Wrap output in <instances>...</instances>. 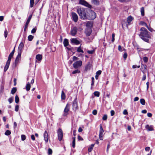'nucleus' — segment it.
<instances>
[{"label": "nucleus", "instance_id": "14", "mask_svg": "<svg viewBox=\"0 0 155 155\" xmlns=\"http://www.w3.org/2000/svg\"><path fill=\"white\" fill-rule=\"evenodd\" d=\"M77 31V28L76 27H74L71 31V34L72 35L74 36L76 34Z\"/></svg>", "mask_w": 155, "mask_h": 155}, {"label": "nucleus", "instance_id": "24", "mask_svg": "<svg viewBox=\"0 0 155 155\" xmlns=\"http://www.w3.org/2000/svg\"><path fill=\"white\" fill-rule=\"evenodd\" d=\"M133 20V18L131 16H129L127 18V22L129 25Z\"/></svg>", "mask_w": 155, "mask_h": 155}, {"label": "nucleus", "instance_id": "5", "mask_svg": "<svg viewBox=\"0 0 155 155\" xmlns=\"http://www.w3.org/2000/svg\"><path fill=\"white\" fill-rule=\"evenodd\" d=\"M82 65V61H77L73 64L74 68H78L81 67Z\"/></svg>", "mask_w": 155, "mask_h": 155}, {"label": "nucleus", "instance_id": "44", "mask_svg": "<svg viewBox=\"0 0 155 155\" xmlns=\"http://www.w3.org/2000/svg\"><path fill=\"white\" fill-rule=\"evenodd\" d=\"M143 60L144 62H147L148 60V58L147 57H145L143 58Z\"/></svg>", "mask_w": 155, "mask_h": 155}, {"label": "nucleus", "instance_id": "46", "mask_svg": "<svg viewBox=\"0 0 155 155\" xmlns=\"http://www.w3.org/2000/svg\"><path fill=\"white\" fill-rule=\"evenodd\" d=\"M48 153L49 154H51L52 153V150L50 148L48 149Z\"/></svg>", "mask_w": 155, "mask_h": 155}, {"label": "nucleus", "instance_id": "25", "mask_svg": "<svg viewBox=\"0 0 155 155\" xmlns=\"http://www.w3.org/2000/svg\"><path fill=\"white\" fill-rule=\"evenodd\" d=\"M104 131L102 128V125L100 124V131H99V134H103Z\"/></svg>", "mask_w": 155, "mask_h": 155}, {"label": "nucleus", "instance_id": "36", "mask_svg": "<svg viewBox=\"0 0 155 155\" xmlns=\"http://www.w3.org/2000/svg\"><path fill=\"white\" fill-rule=\"evenodd\" d=\"M94 95L95 96L99 97L100 95V93L98 91H95L94 93Z\"/></svg>", "mask_w": 155, "mask_h": 155}, {"label": "nucleus", "instance_id": "1", "mask_svg": "<svg viewBox=\"0 0 155 155\" xmlns=\"http://www.w3.org/2000/svg\"><path fill=\"white\" fill-rule=\"evenodd\" d=\"M140 32L139 35L140 38L144 41L149 42V38L151 37L148 34V32L146 29L144 27L141 28L140 29Z\"/></svg>", "mask_w": 155, "mask_h": 155}, {"label": "nucleus", "instance_id": "19", "mask_svg": "<svg viewBox=\"0 0 155 155\" xmlns=\"http://www.w3.org/2000/svg\"><path fill=\"white\" fill-rule=\"evenodd\" d=\"M147 70V66L146 65L142 64L141 66V70L142 72L144 73Z\"/></svg>", "mask_w": 155, "mask_h": 155}, {"label": "nucleus", "instance_id": "17", "mask_svg": "<svg viewBox=\"0 0 155 155\" xmlns=\"http://www.w3.org/2000/svg\"><path fill=\"white\" fill-rule=\"evenodd\" d=\"M21 54L18 53V55L15 60V62L16 64H17L19 62V61L21 59Z\"/></svg>", "mask_w": 155, "mask_h": 155}, {"label": "nucleus", "instance_id": "45", "mask_svg": "<svg viewBox=\"0 0 155 155\" xmlns=\"http://www.w3.org/2000/svg\"><path fill=\"white\" fill-rule=\"evenodd\" d=\"M19 106L18 105H16L15 106V110L17 112L19 109Z\"/></svg>", "mask_w": 155, "mask_h": 155}, {"label": "nucleus", "instance_id": "29", "mask_svg": "<svg viewBox=\"0 0 155 155\" xmlns=\"http://www.w3.org/2000/svg\"><path fill=\"white\" fill-rule=\"evenodd\" d=\"M61 98L62 99L64 100L65 98V95L63 91H62L61 94Z\"/></svg>", "mask_w": 155, "mask_h": 155}, {"label": "nucleus", "instance_id": "48", "mask_svg": "<svg viewBox=\"0 0 155 155\" xmlns=\"http://www.w3.org/2000/svg\"><path fill=\"white\" fill-rule=\"evenodd\" d=\"M97 113V111L96 110H94L92 111V114L94 115H96Z\"/></svg>", "mask_w": 155, "mask_h": 155}, {"label": "nucleus", "instance_id": "16", "mask_svg": "<svg viewBox=\"0 0 155 155\" xmlns=\"http://www.w3.org/2000/svg\"><path fill=\"white\" fill-rule=\"evenodd\" d=\"M145 128L148 131H151L154 130L152 125L149 126V125H147L145 126Z\"/></svg>", "mask_w": 155, "mask_h": 155}, {"label": "nucleus", "instance_id": "60", "mask_svg": "<svg viewBox=\"0 0 155 155\" xmlns=\"http://www.w3.org/2000/svg\"><path fill=\"white\" fill-rule=\"evenodd\" d=\"M93 149V148L92 147H90L88 148V151L89 152H91V151Z\"/></svg>", "mask_w": 155, "mask_h": 155}, {"label": "nucleus", "instance_id": "21", "mask_svg": "<svg viewBox=\"0 0 155 155\" xmlns=\"http://www.w3.org/2000/svg\"><path fill=\"white\" fill-rule=\"evenodd\" d=\"M86 25L87 28H91V27L92 26L93 24L91 21H88Z\"/></svg>", "mask_w": 155, "mask_h": 155}, {"label": "nucleus", "instance_id": "28", "mask_svg": "<svg viewBox=\"0 0 155 155\" xmlns=\"http://www.w3.org/2000/svg\"><path fill=\"white\" fill-rule=\"evenodd\" d=\"M141 15L143 16L144 15V9L143 7H142L140 9Z\"/></svg>", "mask_w": 155, "mask_h": 155}, {"label": "nucleus", "instance_id": "22", "mask_svg": "<svg viewBox=\"0 0 155 155\" xmlns=\"http://www.w3.org/2000/svg\"><path fill=\"white\" fill-rule=\"evenodd\" d=\"M63 44L65 47L68 46L69 45L68 40L67 39H64L63 41Z\"/></svg>", "mask_w": 155, "mask_h": 155}, {"label": "nucleus", "instance_id": "6", "mask_svg": "<svg viewBox=\"0 0 155 155\" xmlns=\"http://www.w3.org/2000/svg\"><path fill=\"white\" fill-rule=\"evenodd\" d=\"M58 139L61 141L63 137V132L61 129H59L58 130Z\"/></svg>", "mask_w": 155, "mask_h": 155}, {"label": "nucleus", "instance_id": "35", "mask_svg": "<svg viewBox=\"0 0 155 155\" xmlns=\"http://www.w3.org/2000/svg\"><path fill=\"white\" fill-rule=\"evenodd\" d=\"M16 91V88L15 87L13 88L11 91V94H14Z\"/></svg>", "mask_w": 155, "mask_h": 155}, {"label": "nucleus", "instance_id": "59", "mask_svg": "<svg viewBox=\"0 0 155 155\" xmlns=\"http://www.w3.org/2000/svg\"><path fill=\"white\" fill-rule=\"evenodd\" d=\"M147 116L148 117H151L152 116V114L151 113H148L147 114Z\"/></svg>", "mask_w": 155, "mask_h": 155}, {"label": "nucleus", "instance_id": "37", "mask_svg": "<svg viewBox=\"0 0 155 155\" xmlns=\"http://www.w3.org/2000/svg\"><path fill=\"white\" fill-rule=\"evenodd\" d=\"M92 2L94 5H97L99 3V2L97 0H92Z\"/></svg>", "mask_w": 155, "mask_h": 155}, {"label": "nucleus", "instance_id": "53", "mask_svg": "<svg viewBox=\"0 0 155 155\" xmlns=\"http://www.w3.org/2000/svg\"><path fill=\"white\" fill-rule=\"evenodd\" d=\"M101 73V71L99 70L96 72V74L98 76L100 75Z\"/></svg>", "mask_w": 155, "mask_h": 155}, {"label": "nucleus", "instance_id": "64", "mask_svg": "<svg viewBox=\"0 0 155 155\" xmlns=\"http://www.w3.org/2000/svg\"><path fill=\"white\" fill-rule=\"evenodd\" d=\"M36 31V30L35 28H33L31 31V33H35Z\"/></svg>", "mask_w": 155, "mask_h": 155}, {"label": "nucleus", "instance_id": "41", "mask_svg": "<svg viewBox=\"0 0 155 155\" xmlns=\"http://www.w3.org/2000/svg\"><path fill=\"white\" fill-rule=\"evenodd\" d=\"M8 34V33L7 30L5 29L4 31V36L5 38H6L7 37Z\"/></svg>", "mask_w": 155, "mask_h": 155}, {"label": "nucleus", "instance_id": "31", "mask_svg": "<svg viewBox=\"0 0 155 155\" xmlns=\"http://www.w3.org/2000/svg\"><path fill=\"white\" fill-rule=\"evenodd\" d=\"M118 50L120 51H122L123 50H126L124 48H122L121 46L120 45L118 46Z\"/></svg>", "mask_w": 155, "mask_h": 155}, {"label": "nucleus", "instance_id": "49", "mask_svg": "<svg viewBox=\"0 0 155 155\" xmlns=\"http://www.w3.org/2000/svg\"><path fill=\"white\" fill-rule=\"evenodd\" d=\"M94 52V50H91V51H87V53L89 54H92Z\"/></svg>", "mask_w": 155, "mask_h": 155}, {"label": "nucleus", "instance_id": "15", "mask_svg": "<svg viewBox=\"0 0 155 155\" xmlns=\"http://www.w3.org/2000/svg\"><path fill=\"white\" fill-rule=\"evenodd\" d=\"M44 140L45 141L46 143H47L48 142V134L47 132L46 131H45L44 134Z\"/></svg>", "mask_w": 155, "mask_h": 155}, {"label": "nucleus", "instance_id": "47", "mask_svg": "<svg viewBox=\"0 0 155 155\" xmlns=\"http://www.w3.org/2000/svg\"><path fill=\"white\" fill-rule=\"evenodd\" d=\"M99 137L101 140H103V134H99Z\"/></svg>", "mask_w": 155, "mask_h": 155}, {"label": "nucleus", "instance_id": "57", "mask_svg": "<svg viewBox=\"0 0 155 155\" xmlns=\"http://www.w3.org/2000/svg\"><path fill=\"white\" fill-rule=\"evenodd\" d=\"M31 139L33 140H35V136L34 135H32L31 136Z\"/></svg>", "mask_w": 155, "mask_h": 155}, {"label": "nucleus", "instance_id": "32", "mask_svg": "<svg viewBox=\"0 0 155 155\" xmlns=\"http://www.w3.org/2000/svg\"><path fill=\"white\" fill-rule=\"evenodd\" d=\"M34 38V36L32 35H29L28 37V40L29 41H31Z\"/></svg>", "mask_w": 155, "mask_h": 155}, {"label": "nucleus", "instance_id": "62", "mask_svg": "<svg viewBox=\"0 0 155 155\" xmlns=\"http://www.w3.org/2000/svg\"><path fill=\"white\" fill-rule=\"evenodd\" d=\"M76 55L77 56L79 57H82L83 56V55L81 54H78Z\"/></svg>", "mask_w": 155, "mask_h": 155}, {"label": "nucleus", "instance_id": "27", "mask_svg": "<svg viewBox=\"0 0 155 155\" xmlns=\"http://www.w3.org/2000/svg\"><path fill=\"white\" fill-rule=\"evenodd\" d=\"M77 51L78 52H81L83 53L84 52L83 51L81 48V45L77 48Z\"/></svg>", "mask_w": 155, "mask_h": 155}, {"label": "nucleus", "instance_id": "55", "mask_svg": "<svg viewBox=\"0 0 155 155\" xmlns=\"http://www.w3.org/2000/svg\"><path fill=\"white\" fill-rule=\"evenodd\" d=\"M79 58L76 56H74L73 58V61H75L77 60H78Z\"/></svg>", "mask_w": 155, "mask_h": 155}, {"label": "nucleus", "instance_id": "12", "mask_svg": "<svg viewBox=\"0 0 155 155\" xmlns=\"http://www.w3.org/2000/svg\"><path fill=\"white\" fill-rule=\"evenodd\" d=\"M92 29L91 28H87L85 31V33L87 36H89L91 34Z\"/></svg>", "mask_w": 155, "mask_h": 155}, {"label": "nucleus", "instance_id": "10", "mask_svg": "<svg viewBox=\"0 0 155 155\" xmlns=\"http://www.w3.org/2000/svg\"><path fill=\"white\" fill-rule=\"evenodd\" d=\"M32 16V15H30L25 25V26L24 31H26V29L27 28L28 25L30 21V20Z\"/></svg>", "mask_w": 155, "mask_h": 155}, {"label": "nucleus", "instance_id": "2", "mask_svg": "<svg viewBox=\"0 0 155 155\" xmlns=\"http://www.w3.org/2000/svg\"><path fill=\"white\" fill-rule=\"evenodd\" d=\"M77 12L79 14L81 19L83 20L87 18V11L83 8H78L77 9Z\"/></svg>", "mask_w": 155, "mask_h": 155}, {"label": "nucleus", "instance_id": "39", "mask_svg": "<svg viewBox=\"0 0 155 155\" xmlns=\"http://www.w3.org/2000/svg\"><path fill=\"white\" fill-rule=\"evenodd\" d=\"M80 72V71L78 69L76 70L75 71H73L72 73L73 74L76 73H79Z\"/></svg>", "mask_w": 155, "mask_h": 155}, {"label": "nucleus", "instance_id": "3", "mask_svg": "<svg viewBox=\"0 0 155 155\" xmlns=\"http://www.w3.org/2000/svg\"><path fill=\"white\" fill-rule=\"evenodd\" d=\"M14 54H12V53H10L9 54L7 62L6 63V65L4 68V71L5 72L7 71V70L8 69L9 64L10 63L11 61V58L13 57Z\"/></svg>", "mask_w": 155, "mask_h": 155}, {"label": "nucleus", "instance_id": "20", "mask_svg": "<svg viewBox=\"0 0 155 155\" xmlns=\"http://www.w3.org/2000/svg\"><path fill=\"white\" fill-rule=\"evenodd\" d=\"M42 58V55L38 54L36 55V58L38 61H41Z\"/></svg>", "mask_w": 155, "mask_h": 155}, {"label": "nucleus", "instance_id": "34", "mask_svg": "<svg viewBox=\"0 0 155 155\" xmlns=\"http://www.w3.org/2000/svg\"><path fill=\"white\" fill-rule=\"evenodd\" d=\"M34 4V0H30V7H32Z\"/></svg>", "mask_w": 155, "mask_h": 155}, {"label": "nucleus", "instance_id": "18", "mask_svg": "<svg viewBox=\"0 0 155 155\" xmlns=\"http://www.w3.org/2000/svg\"><path fill=\"white\" fill-rule=\"evenodd\" d=\"M71 43H73L76 44V45H78L80 44V41L77 40L76 38H72L71 40Z\"/></svg>", "mask_w": 155, "mask_h": 155}, {"label": "nucleus", "instance_id": "23", "mask_svg": "<svg viewBox=\"0 0 155 155\" xmlns=\"http://www.w3.org/2000/svg\"><path fill=\"white\" fill-rule=\"evenodd\" d=\"M31 87V85L29 82H28L26 85V89L27 91H28Z\"/></svg>", "mask_w": 155, "mask_h": 155}, {"label": "nucleus", "instance_id": "11", "mask_svg": "<svg viewBox=\"0 0 155 155\" xmlns=\"http://www.w3.org/2000/svg\"><path fill=\"white\" fill-rule=\"evenodd\" d=\"M72 17L73 20L75 22H77L78 19V17L77 14L75 12L72 13Z\"/></svg>", "mask_w": 155, "mask_h": 155}, {"label": "nucleus", "instance_id": "30", "mask_svg": "<svg viewBox=\"0 0 155 155\" xmlns=\"http://www.w3.org/2000/svg\"><path fill=\"white\" fill-rule=\"evenodd\" d=\"M15 100L16 103H18L19 101V98L17 95H16L15 96Z\"/></svg>", "mask_w": 155, "mask_h": 155}, {"label": "nucleus", "instance_id": "50", "mask_svg": "<svg viewBox=\"0 0 155 155\" xmlns=\"http://www.w3.org/2000/svg\"><path fill=\"white\" fill-rule=\"evenodd\" d=\"M112 42H113L114 41V37H115V34L114 33L112 34Z\"/></svg>", "mask_w": 155, "mask_h": 155}, {"label": "nucleus", "instance_id": "38", "mask_svg": "<svg viewBox=\"0 0 155 155\" xmlns=\"http://www.w3.org/2000/svg\"><path fill=\"white\" fill-rule=\"evenodd\" d=\"M11 134V132L9 130H7L5 132V134L6 135H9Z\"/></svg>", "mask_w": 155, "mask_h": 155}, {"label": "nucleus", "instance_id": "43", "mask_svg": "<svg viewBox=\"0 0 155 155\" xmlns=\"http://www.w3.org/2000/svg\"><path fill=\"white\" fill-rule=\"evenodd\" d=\"M107 115H104L102 118V119L104 120H107Z\"/></svg>", "mask_w": 155, "mask_h": 155}, {"label": "nucleus", "instance_id": "8", "mask_svg": "<svg viewBox=\"0 0 155 155\" xmlns=\"http://www.w3.org/2000/svg\"><path fill=\"white\" fill-rule=\"evenodd\" d=\"M79 3L89 8L91 7V6L84 0H80Z\"/></svg>", "mask_w": 155, "mask_h": 155}, {"label": "nucleus", "instance_id": "9", "mask_svg": "<svg viewBox=\"0 0 155 155\" xmlns=\"http://www.w3.org/2000/svg\"><path fill=\"white\" fill-rule=\"evenodd\" d=\"M78 109V105L77 103V100L75 98L73 101V109L76 111Z\"/></svg>", "mask_w": 155, "mask_h": 155}, {"label": "nucleus", "instance_id": "58", "mask_svg": "<svg viewBox=\"0 0 155 155\" xmlns=\"http://www.w3.org/2000/svg\"><path fill=\"white\" fill-rule=\"evenodd\" d=\"M146 79V75L145 74H144L143 75V77L142 80V81H144Z\"/></svg>", "mask_w": 155, "mask_h": 155}, {"label": "nucleus", "instance_id": "51", "mask_svg": "<svg viewBox=\"0 0 155 155\" xmlns=\"http://www.w3.org/2000/svg\"><path fill=\"white\" fill-rule=\"evenodd\" d=\"M127 54L126 53H125L123 55V58L124 59H126L127 58Z\"/></svg>", "mask_w": 155, "mask_h": 155}, {"label": "nucleus", "instance_id": "33", "mask_svg": "<svg viewBox=\"0 0 155 155\" xmlns=\"http://www.w3.org/2000/svg\"><path fill=\"white\" fill-rule=\"evenodd\" d=\"M140 103L142 105H144L145 104V101L144 99H141L140 100Z\"/></svg>", "mask_w": 155, "mask_h": 155}, {"label": "nucleus", "instance_id": "61", "mask_svg": "<svg viewBox=\"0 0 155 155\" xmlns=\"http://www.w3.org/2000/svg\"><path fill=\"white\" fill-rule=\"evenodd\" d=\"M110 114L111 116H113L114 114V111L113 110H111L110 111Z\"/></svg>", "mask_w": 155, "mask_h": 155}, {"label": "nucleus", "instance_id": "40", "mask_svg": "<svg viewBox=\"0 0 155 155\" xmlns=\"http://www.w3.org/2000/svg\"><path fill=\"white\" fill-rule=\"evenodd\" d=\"M21 139L22 140L24 141L25 140L26 137L24 135H21Z\"/></svg>", "mask_w": 155, "mask_h": 155}, {"label": "nucleus", "instance_id": "26", "mask_svg": "<svg viewBox=\"0 0 155 155\" xmlns=\"http://www.w3.org/2000/svg\"><path fill=\"white\" fill-rule=\"evenodd\" d=\"M72 139L73 140L72 143V146L74 148L75 145V137H73L72 138Z\"/></svg>", "mask_w": 155, "mask_h": 155}, {"label": "nucleus", "instance_id": "42", "mask_svg": "<svg viewBox=\"0 0 155 155\" xmlns=\"http://www.w3.org/2000/svg\"><path fill=\"white\" fill-rule=\"evenodd\" d=\"M140 24L142 25H145V26L147 28H148V26L147 25V24L146 23H145V22H140Z\"/></svg>", "mask_w": 155, "mask_h": 155}, {"label": "nucleus", "instance_id": "54", "mask_svg": "<svg viewBox=\"0 0 155 155\" xmlns=\"http://www.w3.org/2000/svg\"><path fill=\"white\" fill-rule=\"evenodd\" d=\"M8 101L9 102L10 104L13 101V98L12 97H10L8 99Z\"/></svg>", "mask_w": 155, "mask_h": 155}, {"label": "nucleus", "instance_id": "7", "mask_svg": "<svg viewBox=\"0 0 155 155\" xmlns=\"http://www.w3.org/2000/svg\"><path fill=\"white\" fill-rule=\"evenodd\" d=\"M70 109V105L68 104H67L64 110V114L63 115V116H65L68 114V112Z\"/></svg>", "mask_w": 155, "mask_h": 155}, {"label": "nucleus", "instance_id": "56", "mask_svg": "<svg viewBox=\"0 0 155 155\" xmlns=\"http://www.w3.org/2000/svg\"><path fill=\"white\" fill-rule=\"evenodd\" d=\"M123 114L124 115H127L128 114L127 110L126 109L124 110L123 112Z\"/></svg>", "mask_w": 155, "mask_h": 155}, {"label": "nucleus", "instance_id": "52", "mask_svg": "<svg viewBox=\"0 0 155 155\" xmlns=\"http://www.w3.org/2000/svg\"><path fill=\"white\" fill-rule=\"evenodd\" d=\"M4 89V86L3 85H1V88H0V92H3Z\"/></svg>", "mask_w": 155, "mask_h": 155}, {"label": "nucleus", "instance_id": "4", "mask_svg": "<svg viewBox=\"0 0 155 155\" xmlns=\"http://www.w3.org/2000/svg\"><path fill=\"white\" fill-rule=\"evenodd\" d=\"M89 14V17L87 16V18H86V19L93 20L96 17V14L93 11H91L90 12Z\"/></svg>", "mask_w": 155, "mask_h": 155}, {"label": "nucleus", "instance_id": "63", "mask_svg": "<svg viewBox=\"0 0 155 155\" xmlns=\"http://www.w3.org/2000/svg\"><path fill=\"white\" fill-rule=\"evenodd\" d=\"M139 100V98L138 97H136L134 98V101H136Z\"/></svg>", "mask_w": 155, "mask_h": 155}, {"label": "nucleus", "instance_id": "13", "mask_svg": "<svg viewBox=\"0 0 155 155\" xmlns=\"http://www.w3.org/2000/svg\"><path fill=\"white\" fill-rule=\"evenodd\" d=\"M24 47V44L21 42L19 44L18 49V53L21 54L22 50Z\"/></svg>", "mask_w": 155, "mask_h": 155}]
</instances>
